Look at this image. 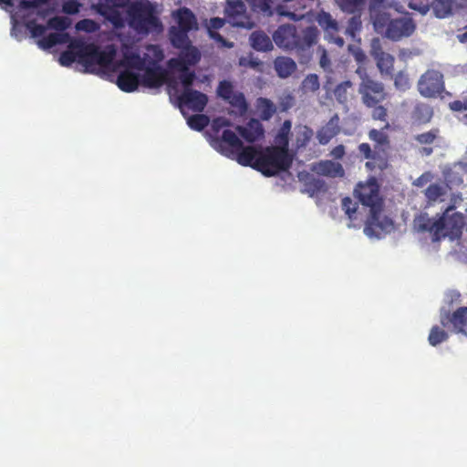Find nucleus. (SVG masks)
<instances>
[{
  "label": "nucleus",
  "instance_id": "nucleus-16",
  "mask_svg": "<svg viewBox=\"0 0 467 467\" xmlns=\"http://www.w3.org/2000/svg\"><path fill=\"white\" fill-rule=\"evenodd\" d=\"M143 70L144 73L140 78V82L143 86L150 88L162 86L165 81L166 71L157 61H150Z\"/></svg>",
  "mask_w": 467,
  "mask_h": 467
},
{
  "label": "nucleus",
  "instance_id": "nucleus-36",
  "mask_svg": "<svg viewBox=\"0 0 467 467\" xmlns=\"http://www.w3.org/2000/svg\"><path fill=\"white\" fill-rule=\"evenodd\" d=\"M99 13L105 16L116 28H120L124 26V21L120 12L113 6H103Z\"/></svg>",
  "mask_w": 467,
  "mask_h": 467
},
{
  "label": "nucleus",
  "instance_id": "nucleus-2",
  "mask_svg": "<svg viewBox=\"0 0 467 467\" xmlns=\"http://www.w3.org/2000/svg\"><path fill=\"white\" fill-rule=\"evenodd\" d=\"M401 16H394L391 12L386 16L380 15L374 22V30L383 38L392 42H400L409 38L415 33L417 24L409 12L401 9Z\"/></svg>",
  "mask_w": 467,
  "mask_h": 467
},
{
  "label": "nucleus",
  "instance_id": "nucleus-46",
  "mask_svg": "<svg viewBox=\"0 0 467 467\" xmlns=\"http://www.w3.org/2000/svg\"><path fill=\"white\" fill-rule=\"evenodd\" d=\"M71 26V19L67 16H54L47 21L49 28L64 31Z\"/></svg>",
  "mask_w": 467,
  "mask_h": 467
},
{
  "label": "nucleus",
  "instance_id": "nucleus-59",
  "mask_svg": "<svg viewBox=\"0 0 467 467\" xmlns=\"http://www.w3.org/2000/svg\"><path fill=\"white\" fill-rule=\"evenodd\" d=\"M97 28L96 23L91 19H82L76 24V29L85 32H93Z\"/></svg>",
  "mask_w": 467,
  "mask_h": 467
},
{
  "label": "nucleus",
  "instance_id": "nucleus-21",
  "mask_svg": "<svg viewBox=\"0 0 467 467\" xmlns=\"http://www.w3.org/2000/svg\"><path fill=\"white\" fill-rule=\"evenodd\" d=\"M296 26L293 25H282L273 34V41L279 47L291 50L295 39Z\"/></svg>",
  "mask_w": 467,
  "mask_h": 467
},
{
  "label": "nucleus",
  "instance_id": "nucleus-20",
  "mask_svg": "<svg viewBox=\"0 0 467 467\" xmlns=\"http://www.w3.org/2000/svg\"><path fill=\"white\" fill-rule=\"evenodd\" d=\"M340 131L339 117L333 115L329 120L317 131V139L321 145H327Z\"/></svg>",
  "mask_w": 467,
  "mask_h": 467
},
{
  "label": "nucleus",
  "instance_id": "nucleus-32",
  "mask_svg": "<svg viewBox=\"0 0 467 467\" xmlns=\"http://www.w3.org/2000/svg\"><path fill=\"white\" fill-rule=\"evenodd\" d=\"M67 33H50L37 41V45L42 49H48L57 44H64L68 40Z\"/></svg>",
  "mask_w": 467,
  "mask_h": 467
},
{
  "label": "nucleus",
  "instance_id": "nucleus-11",
  "mask_svg": "<svg viewBox=\"0 0 467 467\" xmlns=\"http://www.w3.org/2000/svg\"><path fill=\"white\" fill-rule=\"evenodd\" d=\"M359 154L367 161L365 166L369 171H383L389 166V157L384 148L375 146L372 150L367 142L358 147Z\"/></svg>",
  "mask_w": 467,
  "mask_h": 467
},
{
  "label": "nucleus",
  "instance_id": "nucleus-23",
  "mask_svg": "<svg viewBox=\"0 0 467 467\" xmlns=\"http://www.w3.org/2000/svg\"><path fill=\"white\" fill-rule=\"evenodd\" d=\"M140 82V75L129 69L122 70L117 78L118 87L125 92L135 91Z\"/></svg>",
  "mask_w": 467,
  "mask_h": 467
},
{
  "label": "nucleus",
  "instance_id": "nucleus-51",
  "mask_svg": "<svg viewBox=\"0 0 467 467\" xmlns=\"http://www.w3.org/2000/svg\"><path fill=\"white\" fill-rule=\"evenodd\" d=\"M372 109V111H371V118L372 119L374 120H380V121H384L385 124L388 121V109L385 108L384 106L378 104L376 106H373L371 107Z\"/></svg>",
  "mask_w": 467,
  "mask_h": 467
},
{
  "label": "nucleus",
  "instance_id": "nucleus-13",
  "mask_svg": "<svg viewBox=\"0 0 467 467\" xmlns=\"http://www.w3.org/2000/svg\"><path fill=\"white\" fill-rule=\"evenodd\" d=\"M227 21L237 27L251 28L253 22L247 15L246 6L241 0H228L225 7Z\"/></svg>",
  "mask_w": 467,
  "mask_h": 467
},
{
  "label": "nucleus",
  "instance_id": "nucleus-38",
  "mask_svg": "<svg viewBox=\"0 0 467 467\" xmlns=\"http://www.w3.org/2000/svg\"><path fill=\"white\" fill-rule=\"evenodd\" d=\"M122 64L130 68L143 70L146 65V59L141 57L139 53L125 54Z\"/></svg>",
  "mask_w": 467,
  "mask_h": 467
},
{
  "label": "nucleus",
  "instance_id": "nucleus-9",
  "mask_svg": "<svg viewBox=\"0 0 467 467\" xmlns=\"http://www.w3.org/2000/svg\"><path fill=\"white\" fill-rule=\"evenodd\" d=\"M454 210L453 205L448 206L441 216L437 220H432L427 213H420L414 219V227L418 232H429L432 235L434 242L440 241L442 237L446 236L445 230V216L449 212Z\"/></svg>",
  "mask_w": 467,
  "mask_h": 467
},
{
  "label": "nucleus",
  "instance_id": "nucleus-8",
  "mask_svg": "<svg viewBox=\"0 0 467 467\" xmlns=\"http://www.w3.org/2000/svg\"><path fill=\"white\" fill-rule=\"evenodd\" d=\"M319 32L316 26H307L306 28L295 30V39L292 43L291 50H295L301 57L300 63H305L309 59L310 49L317 44Z\"/></svg>",
  "mask_w": 467,
  "mask_h": 467
},
{
  "label": "nucleus",
  "instance_id": "nucleus-31",
  "mask_svg": "<svg viewBox=\"0 0 467 467\" xmlns=\"http://www.w3.org/2000/svg\"><path fill=\"white\" fill-rule=\"evenodd\" d=\"M314 131L306 125H298L295 129V146L296 150L305 148L311 140Z\"/></svg>",
  "mask_w": 467,
  "mask_h": 467
},
{
  "label": "nucleus",
  "instance_id": "nucleus-34",
  "mask_svg": "<svg viewBox=\"0 0 467 467\" xmlns=\"http://www.w3.org/2000/svg\"><path fill=\"white\" fill-rule=\"evenodd\" d=\"M177 48L182 49L179 57H182L189 66H194L200 61L201 54L198 48L192 45L191 41L187 46Z\"/></svg>",
  "mask_w": 467,
  "mask_h": 467
},
{
  "label": "nucleus",
  "instance_id": "nucleus-22",
  "mask_svg": "<svg viewBox=\"0 0 467 467\" xmlns=\"http://www.w3.org/2000/svg\"><path fill=\"white\" fill-rule=\"evenodd\" d=\"M450 213L445 216V230L447 232H444V234H446V236L458 237L462 234L466 224L464 216L462 213L454 212L451 214Z\"/></svg>",
  "mask_w": 467,
  "mask_h": 467
},
{
  "label": "nucleus",
  "instance_id": "nucleus-35",
  "mask_svg": "<svg viewBox=\"0 0 467 467\" xmlns=\"http://www.w3.org/2000/svg\"><path fill=\"white\" fill-rule=\"evenodd\" d=\"M451 0H431V7L436 17L444 18L451 13Z\"/></svg>",
  "mask_w": 467,
  "mask_h": 467
},
{
  "label": "nucleus",
  "instance_id": "nucleus-53",
  "mask_svg": "<svg viewBox=\"0 0 467 467\" xmlns=\"http://www.w3.org/2000/svg\"><path fill=\"white\" fill-rule=\"evenodd\" d=\"M303 87L312 92L318 90L320 87L318 76L317 74L307 75L303 81Z\"/></svg>",
  "mask_w": 467,
  "mask_h": 467
},
{
  "label": "nucleus",
  "instance_id": "nucleus-5",
  "mask_svg": "<svg viewBox=\"0 0 467 467\" xmlns=\"http://www.w3.org/2000/svg\"><path fill=\"white\" fill-rule=\"evenodd\" d=\"M78 48V63L85 67L88 73H95L98 67L107 68L114 59L116 51L113 47L109 50H101L95 44H82L76 46Z\"/></svg>",
  "mask_w": 467,
  "mask_h": 467
},
{
  "label": "nucleus",
  "instance_id": "nucleus-55",
  "mask_svg": "<svg viewBox=\"0 0 467 467\" xmlns=\"http://www.w3.org/2000/svg\"><path fill=\"white\" fill-rule=\"evenodd\" d=\"M168 66L171 69L180 72V74L189 71V65L185 63V61L180 57L176 58H171L168 61Z\"/></svg>",
  "mask_w": 467,
  "mask_h": 467
},
{
  "label": "nucleus",
  "instance_id": "nucleus-12",
  "mask_svg": "<svg viewBox=\"0 0 467 467\" xmlns=\"http://www.w3.org/2000/svg\"><path fill=\"white\" fill-rule=\"evenodd\" d=\"M418 90L425 98H435L444 90L443 75L435 69H428L419 79Z\"/></svg>",
  "mask_w": 467,
  "mask_h": 467
},
{
  "label": "nucleus",
  "instance_id": "nucleus-54",
  "mask_svg": "<svg viewBox=\"0 0 467 467\" xmlns=\"http://www.w3.org/2000/svg\"><path fill=\"white\" fill-rule=\"evenodd\" d=\"M26 26L29 30L32 37L42 36L47 30L45 26L37 24L35 20L28 21Z\"/></svg>",
  "mask_w": 467,
  "mask_h": 467
},
{
  "label": "nucleus",
  "instance_id": "nucleus-64",
  "mask_svg": "<svg viewBox=\"0 0 467 467\" xmlns=\"http://www.w3.org/2000/svg\"><path fill=\"white\" fill-rule=\"evenodd\" d=\"M319 50H321V56L319 59V65L324 70L330 69V59L327 56V53L325 48L319 47Z\"/></svg>",
  "mask_w": 467,
  "mask_h": 467
},
{
  "label": "nucleus",
  "instance_id": "nucleus-52",
  "mask_svg": "<svg viewBox=\"0 0 467 467\" xmlns=\"http://www.w3.org/2000/svg\"><path fill=\"white\" fill-rule=\"evenodd\" d=\"M196 78V74L194 71H187L179 75V79L183 88V90L192 89V86Z\"/></svg>",
  "mask_w": 467,
  "mask_h": 467
},
{
  "label": "nucleus",
  "instance_id": "nucleus-25",
  "mask_svg": "<svg viewBox=\"0 0 467 467\" xmlns=\"http://www.w3.org/2000/svg\"><path fill=\"white\" fill-rule=\"evenodd\" d=\"M251 47L259 52H267L273 49V40L262 30L254 31L249 37Z\"/></svg>",
  "mask_w": 467,
  "mask_h": 467
},
{
  "label": "nucleus",
  "instance_id": "nucleus-48",
  "mask_svg": "<svg viewBox=\"0 0 467 467\" xmlns=\"http://www.w3.org/2000/svg\"><path fill=\"white\" fill-rule=\"evenodd\" d=\"M234 93L233 84L228 80H222L217 88V94L223 100H227Z\"/></svg>",
  "mask_w": 467,
  "mask_h": 467
},
{
  "label": "nucleus",
  "instance_id": "nucleus-40",
  "mask_svg": "<svg viewBox=\"0 0 467 467\" xmlns=\"http://www.w3.org/2000/svg\"><path fill=\"white\" fill-rule=\"evenodd\" d=\"M366 0H336L340 9L348 14L360 13Z\"/></svg>",
  "mask_w": 467,
  "mask_h": 467
},
{
  "label": "nucleus",
  "instance_id": "nucleus-47",
  "mask_svg": "<svg viewBox=\"0 0 467 467\" xmlns=\"http://www.w3.org/2000/svg\"><path fill=\"white\" fill-rule=\"evenodd\" d=\"M394 86L400 91H406L410 88L409 75L401 70L394 76Z\"/></svg>",
  "mask_w": 467,
  "mask_h": 467
},
{
  "label": "nucleus",
  "instance_id": "nucleus-56",
  "mask_svg": "<svg viewBox=\"0 0 467 467\" xmlns=\"http://www.w3.org/2000/svg\"><path fill=\"white\" fill-rule=\"evenodd\" d=\"M461 294L458 291L451 290L446 294L445 302L447 304L446 309L453 311V307L461 304Z\"/></svg>",
  "mask_w": 467,
  "mask_h": 467
},
{
  "label": "nucleus",
  "instance_id": "nucleus-43",
  "mask_svg": "<svg viewBox=\"0 0 467 467\" xmlns=\"http://www.w3.org/2000/svg\"><path fill=\"white\" fill-rule=\"evenodd\" d=\"M445 194V188L437 183L430 184L425 190V196L429 204H432L433 202H437Z\"/></svg>",
  "mask_w": 467,
  "mask_h": 467
},
{
  "label": "nucleus",
  "instance_id": "nucleus-49",
  "mask_svg": "<svg viewBox=\"0 0 467 467\" xmlns=\"http://www.w3.org/2000/svg\"><path fill=\"white\" fill-rule=\"evenodd\" d=\"M431 0H410L409 7L421 15H425L431 8Z\"/></svg>",
  "mask_w": 467,
  "mask_h": 467
},
{
  "label": "nucleus",
  "instance_id": "nucleus-24",
  "mask_svg": "<svg viewBox=\"0 0 467 467\" xmlns=\"http://www.w3.org/2000/svg\"><path fill=\"white\" fill-rule=\"evenodd\" d=\"M433 116L431 107L423 102H418L414 105L411 112L410 119L413 124L424 125L429 123Z\"/></svg>",
  "mask_w": 467,
  "mask_h": 467
},
{
  "label": "nucleus",
  "instance_id": "nucleus-10",
  "mask_svg": "<svg viewBox=\"0 0 467 467\" xmlns=\"http://www.w3.org/2000/svg\"><path fill=\"white\" fill-rule=\"evenodd\" d=\"M440 322L453 333L467 335V306H458L453 311L442 306L440 309Z\"/></svg>",
  "mask_w": 467,
  "mask_h": 467
},
{
  "label": "nucleus",
  "instance_id": "nucleus-63",
  "mask_svg": "<svg viewBox=\"0 0 467 467\" xmlns=\"http://www.w3.org/2000/svg\"><path fill=\"white\" fill-rule=\"evenodd\" d=\"M225 24V20L220 17H213L210 19L209 25H208V32L210 31H216L220 28H222Z\"/></svg>",
  "mask_w": 467,
  "mask_h": 467
},
{
  "label": "nucleus",
  "instance_id": "nucleus-1",
  "mask_svg": "<svg viewBox=\"0 0 467 467\" xmlns=\"http://www.w3.org/2000/svg\"><path fill=\"white\" fill-rule=\"evenodd\" d=\"M236 161L243 166L252 167L265 176L272 177L287 171L292 165L293 158L289 152L274 146L265 149L245 146L237 155Z\"/></svg>",
  "mask_w": 467,
  "mask_h": 467
},
{
  "label": "nucleus",
  "instance_id": "nucleus-17",
  "mask_svg": "<svg viewBox=\"0 0 467 467\" xmlns=\"http://www.w3.org/2000/svg\"><path fill=\"white\" fill-rule=\"evenodd\" d=\"M403 6L395 1L389 0H369L368 3V11L372 25L374 22H377L378 17L382 16H386L390 13L391 10L396 12H401Z\"/></svg>",
  "mask_w": 467,
  "mask_h": 467
},
{
  "label": "nucleus",
  "instance_id": "nucleus-50",
  "mask_svg": "<svg viewBox=\"0 0 467 467\" xmlns=\"http://www.w3.org/2000/svg\"><path fill=\"white\" fill-rule=\"evenodd\" d=\"M75 61L78 62V50H66L63 51L59 56V63L64 67L71 66Z\"/></svg>",
  "mask_w": 467,
  "mask_h": 467
},
{
  "label": "nucleus",
  "instance_id": "nucleus-29",
  "mask_svg": "<svg viewBox=\"0 0 467 467\" xmlns=\"http://www.w3.org/2000/svg\"><path fill=\"white\" fill-rule=\"evenodd\" d=\"M291 129L292 121L290 119H285L275 137V147L280 148L282 150L288 152L289 135L291 133Z\"/></svg>",
  "mask_w": 467,
  "mask_h": 467
},
{
  "label": "nucleus",
  "instance_id": "nucleus-14",
  "mask_svg": "<svg viewBox=\"0 0 467 467\" xmlns=\"http://www.w3.org/2000/svg\"><path fill=\"white\" fill-rule=\"evenodd\" d=\"M216 144L219 150L227 157L237 156L245 148L238 136L231 130H224Z\"/></svg>",
  "mask_w": 467,
  "mask_h": 467
},
{
  "label": "nucleus",
  "instance_id": "nucleus-4",
  "mask_svg": "<svg viewBox=\"0 0 467 467\" xmlns=\"http://www.w3.org/2000/svg\"><path fill=\"white\" fill-rule=\"evenodd\" d=\"M129 26L139 35L147 36L152 32H160L161 22L157 16L154 5L149 0H135L126 10Z\"/></svg>",
  "mask_w": 467,
  "mask_h": 467
},
{
  "label": "nucleus",
  "instance_id": "nucleus-15",
  "mask_svg": "<svg viewBox=\"0 0 467 467\" xmlns=\"http://www.w3.org/2000/svg\"><path fill=\"white\" fill-rule=\"evenodd\" d=\"M178 102L181 107H187L192 111L202 112L208 103V97L201 91L187 89L182 90L178 96Z\"/></svg>",
  "mask_w": 467,
  "mask_h": 467
},
{
  "label": "nucleus",
  "instance_id": "nucleus-42",
  "mask_svg": "<svg viewBox=\"0 0 467 467\" xmlns=\"http://www.w3.org/2000/svg\"><path fill=\"white\" fill-rule=\"evenodd\" d=\"M226 101L241 115L247 111L248 105L242 92H234Z\"/></svg>",
  "mask_w": 467,
  "mask_h": 467
},
{
  "label": "nucleus",
  "instance_id": "nucleus-27",
  "mask_svg": "<svg viewBox=\"0 0 467 467\" xmlns=\"http://www.w3.org/2000/svg\"><path fill=\"white\" fill-rule=\"evenodd\" d=\"M317 173L330 178H341L345 175L343 166L333 161H322L317 165Z\"/></svg>",
  "mask_w": 467,
  "mask_h": 467
},
{
  "label": "nucleus",
  "instance_id": "nucleus-62",
  "mask_svg": "<svg viewBox=\"0 0 467 467\" xmlns=\"http://www.w3.org/2000/svg\"><path fill=\"white\" fill-rule=\"evenodd\" d=\"M253 5L260 8V10L266 12L271 9V5L275 0H249Z\"/></svg>",
  "mask_w": 467,
  "mask_h": 467
},
{
  "label": "nucleus",
  "instance_id": "nucleus-30",
  "mask_svg": "<svg viewBox=\"0 0 467 467\" xmlns=\"http://www.w3.org/2000/svg\"><path fill=\"white\" fill-rule=\"evenodd\" d=\"M256 109L259 118L267 121L276 113V106L272 100L266 98H259L256 100Z\"/></svg>",
  "mask_w": 467,
  "mask_h": 467
},
{
  "label": "nucleus",
  "instance_id": "nucleus-60",
  "mask_svg": "<svg viewBox=\"0 0 467 467\" xmlns=\"http://www.w3.org/2000/svg\"><path fill=\"white\" fill-rule=\"evenodd\" d=\"M80 4L76 0L66 1L62 5V11L67 15H76L79 12Z\"/></svg>",
  "mask_w": 467,
  "mask_h": 467
},
{
  "label": "nucleus",
  "instance_id": "nucleus-18",
  "mask_svg": "<svg viewBox=\"0 0 467 467\" xmlns=\"http://www.w3.org/2000/svg\"><path fill=\"white\" fill-rule=\"evenodd\" d=\"M236 130L247 142L253 143L264 138L265 130L258 119H252L246 126H237Z\"/></svg>",
  "mask_w": 467,
  "mask_h": 467
},
{
  "label": "nucleus",
  "instance_id": "nucleus-19",
  "mask_svg": "<svg viewBox=\"0 0 467 467\" xmlns=\"http://www.w3.org/2000/svg\"><path fill=\"white\" fill-rule=\"evenodd\" d=\"M371 56L376 60L377 67L381 75L393 76L395 57L382 50L380 47H374Z\"/></svg>",
  "mask_w": 467,
  "mask_h": 467
},
{
  "label": "nucleus",
  "instance_id": "nucleus-45",
  "mask_svg": "<svg viewBox=\"0 0 467 467\" xmlns=\"http://www.w3.org/2000/svg\"><path fill=\"white\" fill-rule=\"evenodd\" d=\"M440 137V130L433 128L429 131L415 136V140L421 145H431Z\"/></svg>",
  "mask_w": 467,
  "mask_h": 467
},
{
  "label": "nucleus",
  "instance_id": "nucleus-6",
  "mask_svg": "<svg viewBox=\"0 0 467 467\" xmlns=\"http://www.w3.org/2000/svg\"><path fill=\"white\" fill-rule=\"evenodd\" d=\"M177 26L169 29V37L174 47H185L190 43L188 33L198 28V22L193 12L188 7H181L172 13Z\"/></svg>",
  "mask_w": 467,
  "mask_h": 467
},
{
  "label": "nucleus",
  "instance_id": "nucleus-37",
  "mask_svg": "<svg viewBox=\"0 0 467 467\" xmlns=\"http://www.w3.org/2000/svg\"><path fill=\"white\" fill-rule=\"evenodd\" d=\"M390 125L387 122L381 130L372 129L368 131V138L370 140L376 142V146L379 148H383L384 146H389V140L388 134L385 132V130L389 129Z\"/></svg>",
  "mask_w": 467,
  "mask_h": 467
},
{
  "label": "nucleus",
  "instance_id": "nucleus-58",
  "mask_svg": "<svg viewBox=\"0 0 467 467\" xmlns=\"http://www.w3.org/2000/svg\"><path fill=\"white\" fill-rule=\"evenodd\" d=\"M449 108L451 110L456 112L467 111V96L462 97L461 99L451 101Z\"/></svg>",
  "mask_w": 467,
  "mask_h": 467
},
{
  "label": "nucleus",
  "instance_id": "nucleus-44",
  "mask_svg": "<svg viewBox=\"0 0 467 467\" xmlns=\"http://www.w3.org/2000/svg\"><path fill=\"white\" fill-rule=\"evenodd\" d=\"M209 118L203 114H195L188 118V126L194 130L201 131L209 124Z\"/></svg>",
  "mask_w": 467,
  "mask_h": 467
},
{
  "label": "nucleus",
  "instance_id": "nucleus-7",
  "mask_svg": "<svg viewBox=\"0 0 467 467\" xmlns=\"http://www.w3.org/2000/svg\"><path fill=\"white\" fill-rule=\"evenodd\" d=\"M361 81L358 85V93L361 101L367 108L376 106L384 101L388 93L382 82L370 78L367 73L360 75Z\"/></svg>",
  "mask_w": 467,
  "mask_h": 467
},
{
  "label": "nucleus",
  "instance_id": "nucleus-28",
  "mask_svg": "<svg viewBox=\"0 0 467 467\" xmlns=\"http://www.w3.org/2000/svg\"><path fill=\"white\" fill-rule=\"evenodd\" d=\"M275 70L278 77L288 78L296 70V62L287 57H278L274 61Z\"/></svg>",
  "mask_w": 467,
  "mask_h": 467
},
{
  "label": "nucleus",
  "instance_id": "nucleus-3",
  "mask_svg": "<svg viewBox=\"0 0 467 467\" xmlns=\"http://www.w3.org/2000/svg\"><path fill=\"white\" fill-rule=\"evenodd\" d=\"M354 192L364 206L370 208V214L364 227L365 234L368 236H379L383 227L379 221L382 202L377 180L371 178L366 183L359 182Z\"/></svg>",
  "mask_w": 467,
  "mask_h": 467
},
{
  "label": "nucleus",
  "instance_id": "nucleus-39",
  "mask_svg": "<svg viewBox=\"0 0 467 467\" xmlns=\"http://www.w3.org/2000/svg\"><path fill=\"white\" fill-rule=\"evenodd\" d=\"M449 338V334L442 327L435 325L431 328L428 341L431 346L436 347L441 343L447 341Z\"/></svg>",
  "mask_w": 467,
  "mask_h": 467
},
{
  "label": "nucleus",
  "instance_id": "nucleus-41",
  "mask_svg": "<svg viewBox=\"0 0 467 467\" xmlns=\"http://www.w3.org/2000/svg\"><path fill=\"white\" fill-rule=\"evenodd\" d=\"M317 21L319 26L330 34L337 33L338 31V24L329 13H320L318 15Z\"/></svg>",
  "mask_w": 467,
  "mask_h": 467
},
{
  "label": "nucleus",
  "instance_id": "nucleus-61",
  "mask_svg": "<svg viewBox=\"0 0 467 467\" xmlns=\"http://www.w3.org/2000/svg\"><path fill=\"white\" fill-rule=\"evenodd\" d=\"M357 204L352 202L349 197H345L342 200V209L348 215L349 218L352 217L354 213L357 212Z\"/></svg>",
  "mask_w": 467,
  "mask_h": 467
},
{
  "label": "nucleus",
  "instance_id": "nucleus-33",
  "mask_svg": "<svg viewBox=\"0 0 467 467\" xmlns=\"http://www.w3.org/2000/svg\"><path fill=\"white\" fill-rule=\"evenodd\" d=\"M352 89L353 83L350 80H345L337 84L333 90L336 100L340 104H347Z\"/></svg>",
  "mask_w": 467,
  "mask_h": 467
},
{
  "label": "nucleus",
  "instance_id": "nucleus-26",
  "mask_svg": "<svg viewBox=\"0 0 467 467\" xmlns=\"http://www.w3.org/2000/svg\"><path fill=\"white\" fill-rule=\"evenodd\" d=\"M306 0H283L285 5H278L277 9L281 16L290 17L295 20H298L303 16V14H296V11L305 9Z\"/></svg>",
  "mask_w": 467,
  "mask_h": 467
},
{
  "label": "nucleus",
  "instance_id": "nucleus-57",
  "mask_svg": "<svg viewBox=\"0 0 467 467\" xmlns=\"http://www.w3.org/2000/svg\"><path fill=\"white\" fill-rule=\"evenodd\" d=\"M306 186L308 187V190L312 192V193L324 192L326 190L325 182L317 178L311 179L309 182H307Z\"/></svg>",
  "mask_w": 467,
  "mask_h": 467
}]
</instances>
